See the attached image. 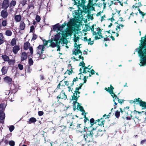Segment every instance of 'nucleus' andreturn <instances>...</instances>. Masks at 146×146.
<instances>
[{"label": "nucleus", "mask_w": 146, "mask_h": 146, "mask_svg": "<svg viewBox=\"0 0 146 146\" xmlns=\"http://www.w3.org/2000/svg\"><path fill=\"white\" fill-rule=\"evenodd\" d=\"M139 48L135 49L140 57L139 65L141 66L146 65V40L141 39Z\"/></svg>", "instance_id": "nucleus-1"}, {"label": "nucleus", "mask_w": 146, "mask_h": 146, "mask_svg": "<svg viewBox=\"0 0 146 146\" xmlns=\"http://www.w3.org/2000/svg\"><path fill=\"white\" fill-rule=\"evenodd\" d=\"M74 5H77L78 9H81L80 7H82V9H90L92 6L95 5L93 3V0H73Z\"/></svg>", "instance_id": "nucleus-2"}, {"label": "nucleus", "mask_w": 146, "mask_h": 146, "mask_svg": "<svg viewBox=\"0 0 146 146\" xmlns=\"http://www.w3.org/2000/svg\"><path fill=\"white\" fill-rule=\"evenodd\" d=\"M94 131L92 130H85L84 132L85 133L84 134V138L86 141V143H87L88 146L90 145L89 143H94V138H93L94 133Z\"/></svg>", "instance_id": "nucleus-3"}, {"label": "nucleus", "mask_w": 146, "mask_h": 146, "mask_svg": "<svg viewBox=\"0 0 146 146\" xmlns=\"http://www.w3.org/2000/svg\"><path fill=\"white\" fill-rule=\"evenodd\" d=\"M84 127L87 130H88V128L92 127L94 124V119L93 118H91L90 121H87L84 122Z\"/></svg>", "instance_id": "nucleus-4"}, {"label": "nucleus", "mask_w": 146, "mask_h": 146, "mask_svg": "<svg viewBox=\"0 0 146 146\" xmlns=\"http://www.w3.org/2000/svg\"><path fill=\"white\" fill-rule=\"evenodd\" d=\"M132 102L134 104H135L136 102H138L140 106L146 109V102L141 100L140 98L135 99L134 101H133Z\"/></svg>", "instance_id": "nucleus-5"}, {"label": "nucleus", "mask_w": 146, "mask_h": 146, "mask_svg": "<svg viewBox=\"0 0 146 146\" xmlns=\"http://www.w3.org/2000/svg\"><path fill=\"white\" fill-rule=\"evenodd\" d=\"M103 119V118H101L100 119H98L96 120L95 121L94 119V124L99 125V126H103V127H104V124L105 121L104 120L101 121V120Z\"/></svg>", "instance_id": "nucleus-6"}, {"label": "nucleus", "mask_w": 146, "mask_h": 146, "mask_svg": "<svg viewBox=\"0 0 146 146\" xmlns=\"http://www.w3.org/2000/svg\"><path fill=\"white\" fill-rule=\"evenodd\" d=\"M44 45L40 44L39 45L37 48V54L40 55L41 58H42L41 56V54L44 51Z\"/></svg>", "instance_id": "nucleus-7"}, {"label": "nucleus", "mask_w": 146, "mask_h": 146, "mask_svg": "<svg viewBox=\"0 0 146 146\" xmlns=\"http://www.w3.org/2000/svg\"><path fill=\"white\" fill-rule=\"evenodd\" d=\"M67 98V96L66 95L65 92L63 90H62L57 97V98L58 99H63L64 100H65Z\"/></svg>", "instance_id": "nucleus-8"}, {"label": "nucleus", "mask_w": 146, "mask_h": 146, "mask_svg": "<svg viewBox=\"0 0 146 146\" xmlns=\"http://www.w3.org/2000/svg\"><path fill=\"white\" fill-rule=\"evenodd\" d=\"M76 129L78 131L80 132L81 133H82L83 131L84 132V131L86 130L84 126H83L81 124H77L76 126Z\"/></svg>", "instance_id": "nucleus-9"}, {"label": "nucleus", "mask_w": 146, "mask_h": 146, "mask_svg": "<svg viewBox=\"0 0 146 146\" xmlns=\"http://www.w3.org/2000/svg\"><path fill=\"white\" fill-rule=\"evenodd\" d=\"M9 0H3L2 3L1 4V8L4 9H7L9 7Z\"/></svg>", "instance_id": "nucleus-10"}, {"label": "nucleus", "mask_w": 146, "mask_h": 146, "mask_svg": "<svg viewBox=\"0 0 146 146\" xmlns=\"http://www.w3.org/2000/svg\"><path fill=\"white\" fill-rule=\"evenodd\" d=\"M62 37L60 39V40L62 41V42L64 44H66L68 43L67 40L66 39V38L68 36L67 34L66 33H62Z\"/></svg>", "instance_id": "nucleus-11"}, {"label": "nucleus", "mask_w": 146, "mask_h": 146, "mask_svg": "<svg viewBox=\"0 0 146 146\" xmlns=\"http://www.w3.org/2000/svg\"><path fill=\"white\" fill-rule=\"evenodd\" d=\"M21 62H22L25 60H26L27 57V53L25 52H22L21 54Z\"/></svg>", "instance_id": "nucleus-12"}, {"label": "nucleus", "mask_w": 146, "mask_h": 146, "mask_svg": "<svg viewBox=\"0 0 146 146\" xmlns=\"http://www.w3.org/2000/svg\"><path fill=\"white\" fill-rule=\"evenodd\" d=\"M8 15V14L7 11V10H3L1 11V15L3 18L4 19L6 18L7 17Z\"/></svg>", "instance_id": "nucleus-13"}, {"label": "nucleus", "mask_w": 146, "mask_h": 146, "mask_svg": "<svg viewBox=\"0 0 146 146\" xmlns=\"http://www.w3.org/2000/svg\"><path fill=\"white\" fill-rule=\"evenodd\" d=\"M77 104L78 105L77 106V109L78 110H79L80 111L82 112V115H84L85 114V111L84 110V109L83 107L80 105L79 103H77Z\"/></svg>", "instance_id": "nucleus-14"}, {"label": "nucleus", "mask_w": 146, "mask_h": 146, "mask_svg": "<svg viewBox=\"0 0 146 146\" xmlns=\"http://www.w3.org/2000/svg\"><path fill=\"white\" fill-rule=\"evenodd\" d=\"M102 31L99 32H94V33H92L93 35H95V37L94 38L96 40H98L100 39V37L98 36V35L99 36H101L102 35Z\"/></svg>", "instance_id": "nucleus-15"}, {"label": "nucleus", "mask_w": 146, "mask_h": 146, "mask_svg": "<svg viewBox=\"0 0 146 146\" xmlns=\"http://www.w3.org/2000/svg\"><path fill=\"white\" fill-rule=\"evenodd\" d=\"M19 46L18 45H15L13 47L12 51L14 54H17L20 50Z\"/></svg>", "instance_id": "nucleus-16"}, {"label": "nucleus", "mask_w": 146, "mask_h": 146, "mask_svg": "<svg viewBox=\"0 0 146 146\" xmlns=\"http://www.w3.org/2000/svg\"><path fill=\"white\" fill-rule=\"evenodd\" d=\"M78 48V47H77V48L74 49V51H73V54L76 55L78 54L79 53H80L81 55L82 54V52L80 49V48Z\"/></svg>", "instance_id": "nucleus-17"}, {"label": "nucleus", "mask_w": 146, "mask_h": 146, "mask_svg": "<svg viewBox=\"0 0 146 146\" xmlns=\"http://www.w3.org/2000/svg\"><path fill=\"white\" fill-rule=\"evenodd\" d=\"M4 81L8 83L9 84H11L12 82V79L8 76H6L4 78Z\"/></svg>", "instance_id": "nucleus-18"}, {"label": "nucleus", "mask_w": 146, "mask_h": 146, "mask_svg": "<svg viewBox=\"0 0 146 146\" xmlns=\"http://www.w3.org/2000/svg\"><path fill=\"white\" fill-rule=\"evenodd\" d=\"M30 45L31 44L28 41L24 43V49L25 50H27L29 48V47H30Z\"/></svg>", "instance_id": "nucleus-19"}, {"label": "nucleus", "mask_w": 146, "mask_h": 146, "mask_svg": "<svg viewBox=\"0 0 146 146\" xmlns=\"http://www.w3.org/2000/svg\"><path fill=\"white\" fill-rule=\"evenodd\" d=\"M16 4V1L15 0H12L11 1L10 3H9V2L8 5L9 8L11 9L13 8Z\"/></svg>", "instance_id": "nucleus-20"}, {"label": "nucleus", "mask_w": 146, "mask_h": 146, "mask_svg": "<svg viewBox=\"0 0 146 146\" xmlns=\"http://www.w3.org/2000/svg\"><path fill=\"white\" fill-rule=\"evenodd\" d=\"M1 57L5 62H7L10 59L9 56L6 54H2Z\"/></svg>", "instance_id": "nucleus-21"}, {"label": "nucleus", "mask_w": 146, "mask_h": 146, "mask_svg": "<svg viewBox=\"0 0 146 146\" xmlns=\"http://www.w3.org/2000/svg\"><path fill=\"white\" fill-rule=\"evenodd\" d=\"M36 121V118L34 117H31L29 119V120L27 121V123L29 124H31L32 123H34Z\"/></svg>", "instance_id": "nucleus-22"}, {"label": "nucleus", "mask_w": 146, "mask_h": 146, "mask_svg": "<svg viewBox=\"0 0 146 146\" xmlns=\"http://www.w3.org/2000/svg\"><path fill=\"white\" fill-rule=\"evenodd\" d=\"M25 27V25L23 21H21L20 25V29L21 30H24Z\"/></svg>", "instance_id": "nucleus-23"}, {"label": "nucleus", "mask_w": 146, "mask_h": 146, "mask_svg": "<svg viewBox=\"0 0 146 146\" xmlns=\"http://www.w3.org/2000/svg\"><path fill=\"white\" fill-rule=\"evenodd\" d=\"M114 89V88L112 86L111 84L110 87H109L108 89L106 88H105V90L109 93H112V92H113V90Z\"/></svg>", "instance_id": "nucleus-24"}, {"label": "nucleus", "mask_w": 146, "mask_h": 146, "mask_svg": "<svg viewBox=\"0 0 146 146\" xmlns=\"http://www.w3.org/2000/svg\"><path fill=\"white\" fill-rule=\"evenodd\" d=\"M105 131L104 130H102L101 129H99L97 131V135L98 136H102L104 133Z\"/></svg>", "instance_id": "nucleus-25"}, {"label": "nucleus", "mask_w": 146, "mask_h": 146, "mask_svg": "<svg viewBox=\"0 0 146 146\" xmlns=\"http://www.w3.org/2000/svg\"><path fill=\"white\" fill-rule=\"evenodd\" d=\"M67 25V24L65 22H64L63 24H62L60 26V25H59L58 31H61L64 28L65 26Z\"/></svg>", "instance_id": "nucleus-26"}, {"label": "nucleus", "mask_w": 146, "mask_h": 146, "mask_svg": "<svg viewBox=\"0 0 146 146\" xmlns=\"http://www.w3.org/2000/svg\"><path fill=\"white\" fill-rule=\"evenodd\" d=\"M4 37L2 33H0V45L4 43Z\"/></svg>", "instance_id": "nucleus-27"}, {"label": "nucleus", "mask_w": 146, "mask_h": 146, "mask_svg": "<svg viewBox=\"0 0 146 146\" xmlns=\"http://www.w3.org/2000/svg\"><path fill=\"white\" fill-rule=\"evenodd\" d=\"M142 4L141 2H138V3H136L133 6V8L134 7L137 8L138 9H139V7L142 5Z\"/></svg>", "instance_id": "nucleus-28"}, {"label": "nucleus", "mask_w": 146, "mask_h": 146, "mask_svg": "<svg viewBox=\"0 0 146 146\" xmlns=\"http://www.w3.org/2000/svg\"><path fill=\"white\" fill-rule=\"evenodd\" d=\"M111 95V96L113 98V102H115V101L116 99H118V97L117 96L113 93V92H112V93H110Z\"/></svg>", "instance_id": "nucleus-29"}, {"label": "nucleus", "mask_w": 146, "mask_h": 146, "mask_svg": "<svg viewBox=\"0 0 146 146\" xmlns=\"http://www.w3.org/2000/svg\"><path fill=\"white\" fill-rule=\"evenodd\" d=\"M21 17L20 15H16L15 16V21L16 22H19L20 21Z\"/></svg>", "instance_id": "nucleus-30"}, {"label": "nucleus", "mask_w": 146, "mask_h": 146, "mask_svg": "<svg viewBox=\"0 0 146 146\" xmlns=\"http://www.w3.org/2000/svg\"><path fill=\"white\" fill-rule=\"evenodd\" d=\"M1 71L3 74L4 75L6 74L7 71V70L6 69V67L3 66L2 68Z\"/></svg>", "instance_id": "nucleus-31"}, {"label": "nucleus", "mask_w": 146, "mask_h": 146, "mask_svg": "<svg viewBox=\"0 0 146 146\" xmlns=\"http://www.w3.org/2000/svg\"><path fill=\"white\" fill-rule=\"evenodd\" d=\"M5 35L8 36H11L12 35V32L9 30H7L5 33Z\"/></svg>", "instance_id": "nucleus-32"}, {"label": "nucleus", "mask_w": 146, "mask_h": 146, "mask_svg": "<svg viewBox=\"0 0 146 146\" xmlns=\"http://www.w3.org/2000/svg\"><path fill=\"white\" fill-rule=\"evenodd\" d=\"M60 33H59V34H57L55 35V36L54 39H53L54 41L58 42L60 37Z\"/></svg>", "instance_id": "nucleus-33"}, {"label": "nucleus", "mask_w": 146, "mask_h": 146, "mask_svg": "<svg viewBox=\"0 0 146 146\" xmlns=\"http://www.w3.org/2000/svg\"><path fill=\"white\" fill-rule=\"evenodd\" d=\"M72 100H74L75 101H77L78 98L79 97V96H77V95H75V93H74L73 96H72Z\"/></svg>", "instance_id": "nucleus-34"}, {"label": "nucleus", "mask_w": 146, "mask_h": 146, "mask_svg": "<svg viewBox=\"0 0 146 146\" xmlns=\"http://www.w3.org/2000/svg\"><path fill=\"white\" fill-rule=\"evenodd\" d=\"M29 50H30V55L29 56V57H32L33 56V49L32 46H30L29 47Z\"/></svg>", "instance_id": "nucleus-35"}, {"label": "nucleus", "mask_w": 146, "mask_h": 146, "mask_svg": "<svg viewBox=\"0 0 146 146\" xmlns=\"http://www.w3.org/2000/svg\"><path fill=\"white\" fill-rule=\"evenodd\" d=\"M5 115L4 113L0 112V119L3 120L5 118Z\"/></svg>", "instance_id": "nucleus-36"}, {"label": "nucleus", "mask_w": 146, "mask_h": 146, "mask_svg": "<svg viewBox=\"0 0 146 146\" xmlns=\"http://www.w3.org/2000/svg\"><path fill=\"white\" fill-rule=\"evenodd\" d=\"M66 33L68 36H71L72 34V31L71 29H68L66 31Z\"/></svg>", "instance_id": "nucleus-37"}, {"label": "nucleus", "mask_w": 146, "mask_h": 146, "mask_svg": "<svg viewBox=\"0 0 146 146\" xmlns=\"http://www.w3.org/2000/svg\"><path fill=\"white\" fill-rule=\"evenodd\" d=\"M11 45L13 46H15L16 44V39L15 38H13L11 40Z\"/></svg>", "instance_id": "nucleus-38"}, {"label": "nucleus", "mask_w": 146, "mask_h": 146, "mask_svg": "<svg viewBox=\"0 0 146 146\" xmlns=\"http://www.w3.org/2000/svg\"><path fill=\"white\" fill-rule=\"evenodd\" d=\"M1 24L2 27H6V26H7V20H3V19H2V22Z\"/></svg>", "instance_id": "nucleus-39"}, {"label": "nucleus", "mask_w": 146, "mask_h": 146, "mask_svg": "<svg viewBox=\"0 0 146 146\" xmlns=\"http://www.w3.org/2000/svg\"><path fill=\"white\" fill-rule=\"evenodd\" d=\"M84 41L86 42L87 41L88 43V44L89 45L90 44V42L91 41V38H90L89 39H88L87 37L85 36L84 38Z\"/></svg>", "instance_id": "nucleus-40"}, {"label": "nucleus", "mask_w": 146, "mask_h": 146, "mask_svg": "<svg viewBox=\"0 0 146 146\" xmlns=\"http://www.w3.org/2000/svg\"><path fill=\"white\" fill-rule=\"evenodd\" d=\"M58 44V42H56L55 43L54 42H52L51 43V44H50V46H51L52 48H54L57 46V45Z\"/></svg>", "instance_id": "nucleus-41"}, {"label": "nucleus", "mask_w": 146, "mask_h": 146, "mask_svg": "<svg viewBox=\"0 0 146 146\" xmlns=\"http://www.w3.org/2000/svg\"><path fill=\"white\" fill-rule=\"evenodd\" d=\"M115 115L116 118H118L120 116V112L117 110L115 113Z\"/></svg>", "instance_id": "nucleus-42"}, {"label": "nucleus", "mask_w": 146, "mask_h": 146, "mask_svg": "<svg viewBox=\"0 0 146 146\" xmlns=\"http://www.w3.org/2000/svg\"><path fill=\"white\" fill-rule=\"evenodd\" d=\"M77 81H78V78L77 77H76V78H75L73 79V80L70 84V86L71 87H73L74 85V82H76Z\"/></svg>", "instance_id": "nucleus-43"}, {"label": "nucleus", "mask_w": 146, "mask_h": 146, "mask_svg": "<svg viewBox=\"0 0 146 146\" xmlns=\"http://www.w3.org/2000/svg\"><path fill=\"white\" fill-rule=\"evenodd\" d=\"M59 23H57L54 25L53 29L54 31H56L57 30L58 31L59 28Z\"/></svg>", "instance_id": "nucleus-44"}, {"label": "nucleus", "mask_w": 146, "mask_h": 146, "mask_svg": "<svg viewBox=\"0 0 146 146\" xmlns=\"http://www.w3.org/2000/svg\"><path fill=\"white\" fill-rule=\"evenodd\" d=\"M86 27L85 28L84 31L86 32L87 31H90V27H89L87 24L85 25Z\"/></svg>", "instance_id": "nucleus-45"}, {"label": "nucleus", "mask_w": 146, "mask_h": 146, "mask_svg": "<svg viewBox=\"0 0 146 146\" xmlns=\"http://www.w3.org/2000/svg\"><path fill=\"white\" fill-rule=\"evenodd\" d=\"M28 63L29 66H31L33 65V62L32 60V58H30L29 59Z\"/></svg>", "instance_id": "nucleus-46"}, {"label": "nucleus", "mask_w": 146, "mask_h": 146, "mask_svg": "<svg viewBox=\"0 0 146 146\" xmlns=\"http://www.w3.org/2000/svg\"><path fill=\"white\" fill-rule=\"evenodd\" d=\"M74 42H77V40H78L80 39L79 37L77 36L75 34H74Z\"/></svg>", "instance_id": "nucleus-47"}, {"label": "nucleus", "mask_w": 146, "mask_h": 146, "mask_svg": "<svg viewBox=\"0 0 146 146\" xmlns=\"http://www.w3.org/2000/svg\"><path fill=\"white\" fill-rule=\"evenodd\" d=\"M9 144L11 146H14L15 142L11 140L9 142Z\"/></svg>", "instance_id": "nucleus-48"}, {"label": "nucleus", "mask_w": 146, "mask_h": 146, "mask_svg": "<svg viewBox=\"0 0 146 146\" xmlns=\"http://www.w3.org/2000/svg\"><path fill=\"white\" fill-rule=\"evenodd\" d=\"M116 100H117L118 102L121 105L125 101L123 99H119L118 98V99H116Z\"/></svg>", "instance_id": "nucleus-49"}, {"label": "nucleus", "mask_w": 146, "mask_h": 146, "mask_svg": "<svg viewBox=\"0 0 146 146\" xmlns=\"http://www.w3.org/2000/svg\"><path fill=\"white\" fill-rule=\"evenodd\" d=\"M31 68L29 66H28L25 68V72L27 71V72L29 73L31 72Z\"/></svg>", "instance_id": "nucleus-50"}, {"label": "nucleus", "mask_w": 146, "mask_h": 146, "mask_svg": "<svg viewBox=\"0 0 146 146\" xmlns=\"http://www.w3.org/2000/svg\"><path fill=\"white\" fill-rule=\"evenodd\" d=\"M76 11H77L78 12L79 11H95V10H76Z\"/></svg>", "instance_id": "nucleus-51"}, {"label": "nucleus", "mask_w": 146, "mask_h": 146, "mask_svg": "<svg viewBox=\"0 0 146 146\" xmlns=\"http://www.w3.org/2000/svg\"><path fill=\"white\" fill-rule=\"evenodd\" d=\"M138 10L139 11V13L141 15L142 18H143L144 16L145 15L146 13H144L143 12L141 11V10Z\"/></svg>", "instance_id": "nucleus-52"}, {"label": "nucleus", "mask_w": 146, "mask_h": 146, "mask_svg": "<svg viewBox=\"0 0 146 146\" xmlns=\"http://www.w3.org/2000/svg\"><path fill=\"white\" fill-rule=\"evenodd\" d=\"M37 36L35 34H33L31 40H34L37 38Z\"/></svg>", "instance_id": "nucleus-53"}, {"label": "nucleus", "mask_w": 146, "mask_h": 146, "mask_svg": "<svg viewBox=\"0 0 146 146\" xmlns=\"http://www.w3.org/2000/svg\"><path fill=\"white\" fill-rule=\"evenodd\" d=\"M8 62L9 64L10 65H13L14 63V60H10L9 61H8Z\"/></svg>", "instance_id": "nucleus-54"}, {"label": "nucleus", "mask_w": 146, "mask_h": 146, "mask_svg": "<svg viewBox=\"0 0 146 146\" xmlns=\"http://www.w3.org/2000/svg\"><path fill=\"white\" fill-rule=\"evenodd\" d=\"M92 66L90 68H88V67H86L84 65V67L83 68V72H86V70L87 69H88L89 70H90L91 68L92 67Z\"/></svg>", "instance_id": "nucleus-55"}, {"label": "nucleus", "mask_w": 146, "mask_h": 146, "mask_svg": "<svg viewBox=\"0 0 146 146\" xmlns=\"http://www.w3.org/2000/svg\"><path fill=\"white\" fill-rule=\"evenodd\" d=\"M15 129V127L13 125L10 126L9 127V129L10 132H12Z\"/></svg>", "instance_id": "nucleus-56"}, {"label": "nucleus", "mask_w": 146, "mask_h": 146, "mask_svg": "<svg viewBox=\"0 0 146 146\" xmlns=\"http://www.w3.org/2000/svg\"><path fill=\"white\" fill-rule=\"evenodd\" d=\"M70 70L68 69L67 71H68V74L69 75H70L72 74V72H73V70L72 67H71L70 69Z\"/></svg>", "instance_id": "nucleus-57"}, {"label": "nucleus", "mask_w": 146, "mask_h": 146, "mask_svg": "<svg viewBox=\"0 0 146 146\" xmlns=\"http://www.w3.org/2000/svg\"><path fill=\"white\" fill-rule=\"evenodd\" d=\"M40 19H41L39 15H37L36 17V19L37 22H40Z\"/></svg>", "instance_id": "nucleus-58"}, {"label": "nucleus", "mask_w": 146, "mask_h": 146, "mask_svg": "<svg viewBox=\"0 0 146 146\" xmlns=\"http://www.w3.org/2000/svg\"><path fill=\"white\" fill-rule=\"evenodd\" d=\"M86 113H85V114L84 115H84V122L87 121H90V120H89V119H88V118L86 117Z\"/></svg>", "instance_id": "nucleus-59"}, {"label": "nucleus", "mask_w": 146, "mask_h": 146, "mask_svg": "<svg viewBox=\"0 0 146 146\" xmlns=\"http://www.w3.org/2000/svg\"><path fill=\"white\" fill-rule=\"evenodd\" d=\"M84 65H85V64L84 62L83 61H82L81 62L79 65V66H81L82 68H83L84 67Z\"/></svg>", "instance_id": "nucleus-60"}, {"label": "nucleus", "mask_w": 146, "mask_h": 146, "mask_svg": "<svg viewBox=\"0 0 146 146\" xmlns=\"http://www.w3.org/2000/svg\"><path fill=\"white\" fill-rule=\"evenodd\" d=\"M18 67L19 69L20 70H22L23 68V65L22 64H19L18 65Z\"/></svg>", "instance_id": "nucleus-61"}, {"label": "nucleus", "mask_w": 146, "mask_h": 146, "mask_svg": "<svg viewBox=\"0 0 146 146\" xmlns=\"http://www.w3.org/2000/svg\"><path fill=\"white\" fill-rule=\"evenodd\" d=\"M27 1V0H22L21 1V4L23 6H24L26 4Z\"/></svg>", "instance_id": "nucleus-62"}, {"label": "nucleus", "mask_w": 146, "mask_h": 146, "mask_svg": "<svg viewBox=\"0 0 146 146\" xmlns=\"http://www.w3.org/2000/svg\"><path fill=\"white\" fill-rule=\"evenodd\" d=\"M116 31H120L121 30V28L120 26H119V25H118L116 27L115 29Z\"/></svg>", "instance_id": "nucleus-63"}, {"label": "nucleus", "mask_w": 146, "mask_h": 146, "mask_svg": "<svg viewBox=\"0 0 146 146\" xmlns=\"http://www.w3.org/2000/svg\"><path fill=\"white\" fill-rule=\"evenodd\" d=\"M145 143L146 144V139H144L141 141L140 144L141 145H143Z\"/></svg>", "instance_id": "nucleus-64"}]
</instances>
